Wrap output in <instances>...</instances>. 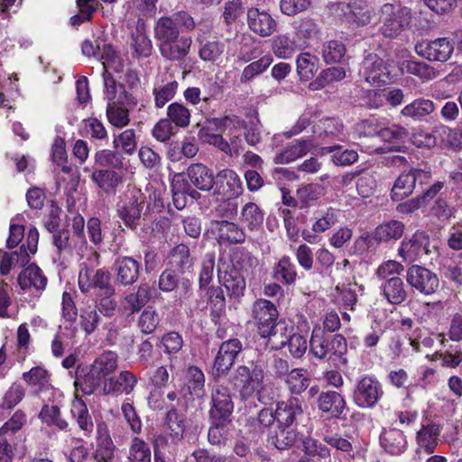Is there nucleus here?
<instances>
[{
  "label": "nucleus",
  "instance_id": "7c9ffc66",
  "mask_svg": "<svg viewBox=\"0 0 462 462\" xmlns=\"http://www.w3.org/2000/svg\"><path fill=\"white\" fill-rule=\"evenodd\" d=\"M382 447L392 455L402 453L406 448V439L397 429L385 430L380 438Z\"/></svg>",
  "mask_w": 462,
  "mask_h": 462
},
{
  "label": "nucleus",
  "instance_id": "c03bdc74",
  "mask_svg": "<svg viewBox=\"0 0 462 462\" xmlns=\"http://www.w3.org/2000/svg\"><path fill=\"white\" fill-rule=\"evenodd\" d=\"M92 180L106 192H113L122 183V177L111 170H101L92 173Z\"/></svg>",
  "mask_w": 462,
  "mask_h": 462
},
{
  "label": "nucleus",
  "instance_id": "bf43d9fd",
  "mask_svg": "<svg viewBox=\"0 0 462 462\" xmlns=\"http://www.w3.org/2000/svg\"><path fill=\"white\" fill-rule=\"evenodd\" d=\"M273 62L271 55H264L245 67L241 74L240 81L245 83L252 80L256 76L265 71Z\"/></svg>",
  "mask_w": 462,
  "mask_h": 462
},
{
  "label": "nucleus",
  "instance_id": "a878e982",
  "mask_svg": "<svg viewBox=\"0 0 462 462\" xmlns=\"http://www.w3.org/2000/svg\"><path fill=\"white\" fill-rule=\"evenodd\" d=\"M312 143L309 140H295L273 158L276 164H287L306 155Z\"/></svg>",
  "mask_w": 462,
  "mask_h": 462
},
{
  "label": "nucleus",
  "instance_id": "680f3d73",
  "mask_svg": "<svg viewBox=\"0 0 462 462\" xmlns=\"http://www.w3.org/2000/svg\"><path fill=\"white\" fill-rule=\"evenodd\" d=\"M39 418L48 426H56L63 430L68 427V422L60 418V411L57 405H44L39 414Z\"/></svg>",
  "mask_w": 462,
  "mask_h": 462
},
{
  "label": "nucleus",
  "instance_id": "20e7f679",
  "mask_svg": "<svg viewBox=\"0 0 462 462\" xmlns=\"http://www.w3.org/2000/svg\"><path fill=\"white\" fill-rule=\"evenodd\" d=\"M196 24L194 19L186 12H177L171 15L158 18L153 25V37L157 43L178 36L181 31L190 32Z\"/></svg>",
  "mask_w": 462,
  "mask_h": 462
},
{
  "label": "nucleus",
  "instance_id": "58836bf2",
  "mask_svg": "<svg viewBox=\"0 0 462 462\" xmlns=\"http://www.w3.org/2000/svg\"><path fill=\"white\" fill-rule=\"evenodd\" d=\"M114 148L127 155H133L138 146L136 131L133 128L125 129L115 135Z\"/></svg>",
  "mask_w": 462,
  "mask_h": 462
},
{
  "label": "nucleus",
  "instance_id": "3c124183",
  "mask_svg": "<svg viewBox=\"0 0 462 462\" xmlns=\"http://www.w3.org/2000/svg\"><path fill=\"white\" fill-rule=\"evenodd\" d=\"M100 321L101 318L96 307L89 305L80 309L79 325L87 335L94 333Z\"/></svg>",
  "mask_w": 462,
  "mask_h": 462
},
{
  "label": "nucleus",
  "instance_id": "ddd939ff",
  "mask_svg": "<svg viewBox=\"0 0 462 462\" xmlns=\"http://www.w3.org/2000/svg\"><path fill=\"white\" fill-rule=\"evenodd\" d=\"M191 44V37L180 34L157 43L162 56L169 60H183L189 54Z\"/></svg>",
  "mask_w": 462,
  "mask_h": 462
},
{
  "label": "nucleus",
  "instance_id": "774afa93",
  "mask_svg": "<svg viewBox=\"0 0 462 462\" xmlns=\"http://www.w3.org/2000/svg\"><path fill=\"white\" fill-rule=\"evenodd\" d=\"M321 131L319 133L322 138H336L343 140L344 125L336 118H327L321 122Z\"/></svg>",
  "mask_w": 462,
  "mask_h": 462
},
{
  "label": "nucleus",
  "instance_id": "0eeeda50",
  "mask_svg": "<svg viewBox=\"0 0 462 462\" xmlns=\"http://www.w3.org/2000/svg\"><path fill=\"white\" fill-rule=\"evenodd\" d=\"M415 51L429 60L445 62L454 51V42L445 37L433 41H421L415 45Z\"/></svg>",
  "mask_w": 462,
  "mask_h": 462
},
{
  "label": "nucleus",
  "instance_id": "a18cd8bd",
  "mask_svg": "<svg viewBox=\"0 0 462 462\" xmlns=\"http://www.w3.org/2000/svg\"><path fill=\"white\" fill-rule=\"evenodd\" d=\"M350 18L357 26H365L372 22L373 8L363 1H355L349 5Z\"/></svg>",
  "mask_w": 462,
  "mask_h": 462
},
{
  "label": "nucleus",
  "instance_id": "79ce46f5",
  "mask_svg": "<svg viewBox=\"0 0 462 462\" xmlns=\"http://www.w3.org/2000/svg\"><path fill=\"white\" fill-rule=\"evenodd\" d=\"M439 427L437 424L423 426L417 434V440L420 447L423 448L428 454L433 453L439 435Z\"/></svg>",
  "mask_w": 462,
  "mask_h": 462
},
{
  "label": "nucleus",
  "instance_id": "4468645a",
  "mask_svg": "<svg viewBox=\"0 0 462 462\" xmlns=\"http://www.w3.org/2000/svg\"><path fill=\"white\" fill-rule=\"evenodd\" d=\"M140 267V263L133 257L116 258L114 263L116 282L125 287L133 285L139 278Z\"/></svg>",
  "mask_w": 462,
  "mask_h": 462
},
{
  "label": "nucleus",
  "instance_id": "69168bd1",
  "mask_svg": "<svg viewBox=\"0 0 462 462\" xmlns=\"http://www.w3.org/2000/svg\"><path fill=\"white\" fill-rule=\"evenodd\" d=\"M208 304L211 309V315L219 318L226 310V298L220 287H210L208 289Z\"/></svg>",
  "mask_w": 462,
  "mask_h": 462
},
{
  "label": "nucleus",
  "instance_id": "aec40b11",
  "mask_svg": "<svg viewBox=\"0 0 462 462\" xmlns=\"http://www.w3.org/2000/svg\"><path fill=\"white\" fill-rule=\"evenodd\" d=\"M116 446L109 435L106 425L97 426V446L94 458L97 462H112L115 456Z\"/></svg>",
  "mask_w": 462,
  "mask_h": 462
},
{
  "label": "nucleus",
  "instance_id": "6e6d98bb",
  "mask_svg": "<svg viewBox=\"0 0 462 462\" xmlns=\"http://www.w3.org/2000/svg\"><path fill=\"white\" fill-rule=\"evenodd\" d=\"M218 236L221 240L226 241L230 244L243 243L245 236L242 229L236 224L227 220L218 222Z\"/></svg>",
  "mask_w": 462,
  "mask_h": 462
},
{
  "label": "nucleus",
  "instance_id": "c9c22d12",
  "mask_svg": "<svg viewBox=\"0 0 462 462\" xmlns=\"http://www.w3.org/2000/svg\"><path fill=\"white\" fill-rule=\"evenodd\" d=\"M117 359L118 356L115 352L106 351L97 357L91 366L106 380L117 369Z\"/></svg>",
  "mask_w": 462,
  "mask_h": 462
},
{
  "label": "nucleus",
  "instance_id": "423d86ee",
  "mask_svg": "<svg viewBox=\"0 0 462 462\" xmlns=\"http://www.w3.org/2000/svg\"><path fill=\"white\" fill-rule=\"evenodd\" d=\"M253 315L262 337L275 334L278 311L273 303L263 299L257 300L253 306Z\"/></svg>",
  "mask_w": 462,
  "mask_h": 462
},
{
  "label": "nucleus",
  "instance_id": "f704fd0d",
  "mask_svg": "<svg viewBox=\"0 0 462 462\" xmlns=\"http://www.w3.org/2000/svg\"><path fill=\"white\" fill-rule=\"evenodd\" d=\"M169 262L172 268L181 273L189 271L193 265V258L190 256L189 248L184 244L178 245L171 250Z\"/></svg>",
  "mask_w": 462,
  "mask_h": 462
},
{
  "label": "nucleus",
  "instance_id": "ea45409f",
  "mask_svg": "<svg viewBox=\"0 0 462 462\" xmlns=\"http://www.w3.org/2000/svg\"><path fill=\"white\" fill-rule=\"evenodd\" d=\"M346 77V71L340 67H331L324 69L318 78L310 83L311 90H319L331 85L335 82L340 81Z\"/></svg>",
  "mask_w": 462,
  "mask_h": 462
},
{
  "label": "nucleus",
  "instance_id": "e2e57ef3",
  "mask_svg": "<svg viewBox=\"0 0 462 462\" xmlns=\"http://www.w3.org/2000/svg\"><path fill=\"white\" fill-rule=\"evenodd\" d=\"M321 54L326 63L339 62L346 54V48L339 41H328L323 44Z\"/></svg>",
  "mask_w": 462,
  "mask_h": 462
},
{
  "label": "nucleus",
  "instance_id": "a211bd4d",
  "mask_svg": "<svg viewBox=\"0 0 462 462\" xmlns=\"http://www.w3.org/2000/svg\"><path fill=\"white\" fill-rule=\"evenodd\" d=\"M137 377L130 371H122L118 376H110L104 381L102 393L105 395L123 393H131L136 383Z\"/></svg>",
  "mask_w": 462,
  "mask_h": 462
},
{
  "label": "nucleus",
  "instance_id": "dca6fc26",
  "mask_svg": "<svg viewBox=\"0 0 462 462\" xmlns=\"http://www.w3.org/2000/svg\"><path fill=\"white\" fill-rule=\"evenodd\" d=\"M247 23L251 31L261 37L272 35L277 27L276 21L265 11L251 8L247 12Z\"/></svg>",
  "mask_w": 462,
  "mask_h": 462
},
{
  "label": "nucleus",
  "instance_id": "c85d7f7f",
  "mask_svg": "<svg viewBox=\"0 0 462 462\" xmlns=\"http://www.w3.org/2000/svg\"><path fill=\"white\" fill-rule=\"evenodd\" d=\"M190 181L199 189L209 190L214 185V173L202 163H194L188 168Z\"/></svg>",
  "mask_w": 462,
  "mask_h": 462
},
{
  "label": "nucleus",
  "instance_id": "e433bc0d",
  "mask_svg": "<svg viewBox=\"0 0 462 462\" xmlns=\"http://www.w3.org/2000/svg\"><path fill=\"white\" fill-rule=\"evenodd\" d=\"M434 109L435 106L431 100L417 98L411 103L406 105L401 113L405 117H410L414 120H420L421 118L431 114Z\"/></svg>",
  "mask_w": 462,
  "mask_h": 462
},
{
  "label": "nucleus",
  "instance_id": "2eb2a0df",
  "mask_svg": "<svg viewBox=\"0 0 462 462\" xmlns=\"http://www.w3.org/2000/svg\"><path fill=\"white\" fill-rule=\"evenodd\" d=\"M125 104H135L133 96L126 92L119 93L118 102L107 103L106 118L115 127L122 128L130 123L129 111Z\"/></svg>",
  "mask_w": 462,
  "mask_h": 462
},
{
  "label": "nucleus",
  "instance_id": "f8f14e48",
  "mask_svg": "<svg viewBox=\"0 0 462 462\" xmlns=\"http://www.w3.org/2000/svg\"><path fill=\"white\" fill-rule=\"evenodd\" d=\"M383 391L378 381L365 376L358 381L355 392L354 401L361 408H373L378 402Z\"/></svg>",
  "mask_w": 462,
  "mask_h": 462
},
{
  "label": "nucleus",
  "instance_id": "473e14b6",
  "mask_svg": "<svg viewBox=\"0 0 462 462\" xmlns=\"http://www.w3.org/2000/svg\"><path fill=\"white\" fill-rule=\"evenodd\" d=\"M377 135L387 143L383 148L384 151H398L401 147L399 143L408 136V133L403 127L393 125L380 129Z\"/></svg>",
  "mask_w": 462,
  "mask_h": 462
},
{
  "label": "nucleus",
  "instance_id": "4c0bfd02",
  "mask_svg": "<svg viewBox=\"0 0 462 462\" xmlns=\"http://www.w3.org/2000/svg\"><path fill=\"white\" fill-rule=\"evenodd\" d=\"M23 379L32 388V393L35 395L46 390L50 385L48 372L40 366L32 367L29 372L23 373Z\"/></svg>",
  "mask_w": 462,
  "mask_h": 462
},
{
  "label": "nucleus",
  "instance_id": "412c9836",
  "mask_svg": "<svg viewBox=\"0 0 462 462\" xmlns=\"http://www.w3.org/2000/svg\"><path fill=\"white\" fill-rule=\"evenodd\" d=\"M319 409L330 414L331 417L338 418L346 409V402L343 396L335 392L328 391L321 393L317 400Z\"/></svg>",
  "mask_w": 462,
  "mask_h": 462
},
{
  "label": "nucleus",
  "instance_id": "f257e3e1",
  "mask_svg": "<svg viewBox=\"0 0 462 462\" xmlns=\"http://www.w3.org/2000/svg\"><path fill=\"white\" fill-rule=\"evenodd\" d=\"M265 369V363L260 358L251 362L250 365L237 366L231 377V383L242 399L250 398L262 386Z\"/></svg>",
  "mask_w": 462,
  "mask_h": 462
},
{
  "label": "nucleus",
  "instance_id": "864d4df0",
  "mask_svg": "<svg viewBox=\"0 0 462 462\" xmlns=\"http://www.w3.org/2000/svg\"><path fill=\"white\" fill-rule=\"evenodd\" d=\"M96 309L97 311L102 313L105 317L111 318L115 315L117 302L115 298L116 295V289H111L110 291H104L101 293H96Z\"/></svg>",
  "mask_w": 462,
  "mask_h": 462
},
{
  "label": "nucleus",
  "instance_id": "13d9d810",
  "mask_svg": "<svg viewBox=\"0 0 462 462\" xmlns=\"http://www.w3.org/2000/svg\"><path fill=\"white\" fill-rule=\"evenodd\" d=\"M179 84L171 80L165 84H158L153 88L154 102L156 107H163L176 95Z\"/></svg>",
  "mask_w": 462,
  "mask_h": 462
},
{
  "label": "nucleus",
  "instance_id": "37998d69",
  "mask_svg": "<svg viewBox=\"0 0 462 462\" xmlns=\"http://www.w3.org/2000/svg\"><path fill=\"white\" fill-rule=\"evenodd\" d=\"M276 421L275 413L272 409H262L256 417H251L248 420L249 425L258 433H269L274 427Z\"/></svg>",
  "mask_w": 462,
  "mask_h": 462
},
{
  "label": "nucleus",
  "instance_id": "4be33fe9",
  "mask_svg": "<svg viewBox=\"0 0 462 462\" xmlns=\"http://www.w3.org/2000/svg\"><path fill=\"white\" fill-rule=\"evenodd\" d=\"M417 180V171L410 170L402 172L395 180L391 196L394 202L402 201L410 197L415 188Z\"/></svg>",
  "mask_w": 462,
  "mask_h": 462
},
{
  "label": "nucleus",
  "instance_id": "7ed1b4c3",
  "mask_svg": "<svg viewBox=\"0 0 462 462\" xmlns=\"http://www.w3.org/2000/svg\"><path fill=\"white\" fill-rule=\"evenodd\" d=\"M378 15L382 23L380 32L390 39L400 35L411 18V10L398 2L383 4L378 11Z\"/></svg>",
  "mask_w": 462,
  "mask_h": 462
},
{
  "label": "nucleus",
  "instance_id": "052dcab7",
  "mask_svg": "<svg viewBox=\"0 0 462 462\" xmlns=\"http://www.w3.org/2000/svg\"><path fill=\"white\" fill-rule=\"evenodd\" d=\"M187 385L189 393L199 398L204 395L205 375L197 366H189L187 369Z\"/></svg>",
  "mask_w": 462,
  "mask_h": 462
},
{
  "label": "nucleus",
  "instance_id": "f3484780",
  "mask_svg": "<svg viewBox=\"0 0 462 462\" xmlns=\"http://www.w3.org/2000/svg\"><path fill=\"white\" fill-rule=\"evenodd\" d=\"M218 281L230 298L239 299L244 295L246 283L244 275L237 268L232 266L224 272L218 270Z\"/></svg>",
  "mask_w": 462,
  "mask_h": 462
},
{
  "label": "nucleus",
  "instance_id": "f03ea898",
  "mask_svg": "<svg viewBox=\"0 0 462 462\" xmlns=\"http://www.w3.org/2000/svg\"><path fill=\"white\" fill-rule=\"evenodd\" d=\"M347 345L346 338L339 335H328L320 328H315L310 339V352L319 359H329L333 356H338L343 364L346 363V358L342 356L346 353Z\"/></svg>",
  "mask_w": 462,
  "mask_h": 462
},
{
  "label": "nucleus",
  "instance_id": "8fccbe9b",
  "mask_svg": "<svg viewBox=\"0 0 462 462\" xmlns=\"http://www.w3.org/2000/svg\"><path fill=\"white\" fill-rule=\"evenodd\" d=\"M167 116L171 124L185 128L190 122V111L182 103H171L167 108Z\"/></svg>",
  "mask_w": 462,
  "mask_h": 462
},
{
  "label": "nucleus",
  "instance_id": "cd10ccee",
  "mask_svg": "<svg viewBox=\"0 0 462 462\" xmlns=\"http://www.w3.org/2000/svg\"><path fill=\"white\" fill-rule=\"evenodd\" d=\"M171 192L173 202H189V200H198L200 198L199 193L185 180L182 174L173 176Z\"/></svg>",
  "mask_w": 462,
  "mask_h": 462
},
{
  "label": "nucleus",
  "instance_id": "6ab92c4d",
  "mask_svg": "<svg viewBox=\"0 0 462 462\" xmlns=\"http://www.w3.org/2000/svg\"><path fill=\"white\" fill-rule=\"evenodd\" d=\"M277 424L291 427L298 416L303 413L302 402L297 397L280 402L274 411Z\"/></svg>",
  "mask_w": 462,
  "mask_h": 462
},
{
  "label": "nucleus",
  "instance_id": "9d476101",
  "mask_svg": "<svg viewBox=\"0 0 462 462\" xmlns=\"http://www.w3.org/2000/svg\"><path fill=\"white\" fill-rule=\"evenodd\" d=\"M234 410L229 389L217 384L211 392V408L209 415L214 421H226Z\"/></svg>",
  "mask_w": 462,
  "mask_h": 462
},
{
  "label": "nucleus",
  "instance_id": "6e6552de",
  "mask_svg": "<svg viewBox=\"0 0 462 462\" xmlns=\"http://www.w3.org/2000/svg\"><path fill=\"white\" fill-rule=\"evenodd\" d=\"M110 273L103 269H90L84 265L79 275V286L82 292L88 293L97 289V293L110 291L114 288L110 282Z\"/></svg>",
  "mask_w": 462,
  "mask_h": 462
},
{
  "label": "nucleus",
  "instance_id": "4d7b16f0",
  "mask_svg": "<svg viewBox=\"0 0 462 462\" xmlns=\"http://www.w3.org/2000/svg\"><path fill=\"white\" fill-rule=\"evenodd\" d=\"M296 49V42L291 40L287 35L280 34L272 41L273 52L280 59L291 58Z\"/></svg>",
  "mask_w": 462,
  "mask_h": 462
},
{
  "label": "nucleus",
  "instance_id": "603ef678",
  "mask_svg": "<svg viewBox=\"0 0 462 462\" xmlns=\"http://www.w3.org/2000/svg\"><path fill=\"white\" fill-rule=\"evenodd\" d=\"M402 72H407L419 77L423 80H430L437 76V72L431 66L420 61L406 60L401 64Z\"/></svg>",
  "mask_w": 462,
  "mask_h": 462
},
{
  "label": "nucleus",
  "instance_id": "9b49d317",
  "mask_svg": "<svg viewBox=\"0 0 462 462\" xmlns=\"http://www.w3.org/2000/svg\"><path fill=\"white\" fill-rule=\"evenodd\" d=\"M242 349L243 344L237 338H232L222 342L214 361V374L217 376L226 374L233 366Z\"/></svg>",
  "mask_w": 462,
  "mask_h": 462
},
{
  "label": "nucleus",
  "instance_id": "39448f33",
  "mask_svg": "<svg viewBox=\"0 0 462 462\" xmlns=\"http://www.w3.org/2000/svg\"><path fill=\"white\" fill-rule=\"evenodd\" d=\"M359 74L365 82L381 87L391 81V75L385 61L376 54H368L361 64Z\"/></svg>",
  "mask_w": 462,
  "mask_h": 462
},
{
  "label": "nucleus",
  "instance_id": "c756f323",
  "mask_svg": "<svg viewBox=\"0 0 462 462\" xmlns=\"http://www.w3.org/2000/svg\"><path fill=\"white\" fill-rule=\"evenodd\" d=\"M385 299L393 305L402 303L407 298V291L402 280L398 276L387 279L381 286Z\"/></svg>",
  "mask_w": 462,
  "mask_h": 462
},
{
  "label": "nucleus",
  "instance_id": "5701e85b",
  "mask_svg": "<svg viewBox=\"0 0 462 462\" xmlns=\"http://www.w3.org/2000/svg\"><path fill=\"white\" fill-rule=\"evenodd\" d=\"M298 434L291 427L277 424L268 433L267 441L279 450L291 448L297 441Z\"/></svg>",
  "mask_w": 462,
  "mask_h": 462
},
{
  "label": "nucleus",
  "instance_id": "bb28decb",
  "mask_svg": "<svg viewBox=\"0 0 462 462\" xmlns=\"http://www.w3.org/2000/svg\"><path fill=\"white\" fill-rule=\"evenodd\" d=\"M18 284L22 290L34 288L40 291L45 288L47 278L36 264L32 263L19 274Z\"/></svg>",
  "mask_w": 462,
  "mask_h": 462
},
{
  "label": "nucleus",
  "instance_id": "1a4fd4ad",
  "mask_svg": "<svg viewBox=\"0 0 462 462\" xmlns=\"http://www.w3.org/2000/svg\"><path fill=\"white\" fill-rule=\"evenodd\" d=\"M406 281L412 288L425 295L434 293L439 288L438 276L429 269L416 264L408 268Z\"/></svg>",
  "mask_w": 462,
  "mask_h": 462
},
{
  "label": "nucleus",
  "instance_id": "a19ab883",
  "mask_svg": "<svg viewBox=\"0 0 462 462\" xmlns=\"http://www.w3.org/2000/svg\"><path fill=\"white\" fill-rule=\"evenodd\" d=\"M296 65L300 79L310 80L318 70L319 59L309 52H303L297 57Z\"/></svg>",
  "mask_w": 462,
  "mask_h": 462
},
{
  "label": "nucleus",
  "instance_id": "09e8293b",
  "mask_svg": "<svg viewBox=\"0 0 462 462\" xmlns=\"http://www.w3.org/2000/svg\"><path fill=\"white\" fill-rule=\"evenodd\" d=\"M310 378L303 369H292L287 374L285 383L292 394L300 395L305 392L310 384Z\"/></svg>",
  "mask_w": 462,
  "mask_h": 462
},
{
  "label": "nucleus",
  "instance_id": "de8ad7c7",
  "mask_svg": "<svg viewBox=\"0 0 462 462\" xmlns=\"http://www.w3.org/2000/svg\"><path fill=\"white\" fill-rule=\"evenodd\" d=\"M102 61L103 74L111 75V72H121L124 68L123 60L117 55L111 45H105L100 56Z\"/></svg>",
  "mask_w": 462,
  "mask_h": 462
},
{
  "label": "nucleus",
  "instance_id": "72a5a7b5",
  "mask_svg": "<svg viewBox=\"0 0 462 462\" xmlns=\"http://www.w3.org/2000/svg\"><path fill=\"white\" fill-rule=\"evenodd\" d=\"M217 177L220 181H226V185L222 184V189L227 200L236 199L242 193V182L233 170L225 169L219 171Z\"/></svg>",
  "mask_w": 462,
  "mask_h": 462
},
{
  "label": "nucleus",
  "instance_id": "49530a36",
  "mask_svg": "<svg viewBox=\"0 0 462 462\" xmlns=\"http://www.w3.org/2000/svg\"><path fill=\"white\" fill-rule=\"evenodd\" d=\"M274 278L284 284L295 282L297 273L289 256H282L273 268Z\"/></svg>",
  "mask_w": 462,
  "mask_h": 462
},
{
  "label": "nucleus",
  "instance_id": "0e129e2a",
  "mask_svg": "<svg viewBox=\"0 0 462 462\" xmlns=\"http://www.w3.org/2000/svg\"><path fill=\"white\" fill-rule=\"evenodd\" d=\"M71 412L76 418L80 430L87 434L93 430L94 424L92 419L88 413L87 405L82 401H78L73 403Z\"/></svg>",
  "mask_w": 462,
  "mask_h": 462
},
{
  "label": "nucleus",
  "instance_id": "5fc2aeb1",
  "mask_svg": "<svg viewBox=\"0 0 462 462\" xmlns=\"http://www.w3.org/2000/svg\"><path fill=\"white\" fill-rule=\"evenodd\" d=\"M104 381L105 379L90 366L89 371L82 378L77 379L76 386L79 387L84 394L90 395L101 386L103 387Z\"/></svg>",
  "mask_w": 462,
  "mask_h": 462
},
{
  "label": "nucleus",
  "instance_id": "b1692460",
  "mask_svg": "<svg viewBox=\"0 0 462 462\" xmlns=\"http://www.w3.org/2000/svg\"><path fill=\"white\" fill-rule=\"evenodd\" d=\"M186 430V417L174 408L171 409L164 418V431L173 443H180Z\"/></svg>",
  "mask_w": 462,
  "mask_h": 462
},
{
  "label": "nucleus",
  "instance_id": "2f4dec72",
  "mask_svg": "<svg viewBox=\"0 0 462 462\" xmlns=\"http://www.w3.org/2000/svg\"><path fill=\"white\" fill-rule=\"evenodd\" d=\"M404 232V225L398 220L379 225L374 231V238L378 243L389 242L391 240L400 239Z\"/></svg>",
  "mask_w": 462,
  "mask_h": 462
},
{
  "label": "nucleus",
  "instance_id": "338daca9",
  "mask_svg": "<svg viewBox=\"0 0 462 462\" xmlns=\"http://www.w3.org/2000/svg\"><path fill=\"white\" fill-rule=\"evenodd\" d=\"M131 462H151V449L148 444L139 438H134L130 450Z\"/></svg>",
  "mask_w": 462,
  "mask_h": 462
},
{
  "label": "nucleus",
  "instance_id": "393cba45",
  "mask_svg": "<svg viewBox=\"0 0 462 462\" xmlns=\"http://www.w3.org/2000/svg\"><path fill=\"white\" fill-rule=\"evenodd\" d=\"M427 244L428 237L423 233H415L411 238L402 242L398 254L405 261L413 262L422 250L428 251Z\"/></svg>",
  "mask_w": 462,
  "mask_h": 462
}]
</instances>
